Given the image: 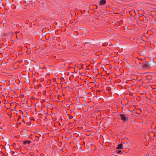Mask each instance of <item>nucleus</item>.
I'll use <instances>...</instances> for the list:
<instances>
[{
    "label": "nucleus",
    "mask_w": 156,
    "mask_h": 156,
    "mask_svg": "<svg viewBox=\"0 0 156 156\" xmlns=\"http://www.w3.org/2000/svg\"><path fill=\"white\" fill-rule=\"evenodd\" d=\"M143 68L149 69L152 67L150 63L147 62H144L143 63Z\"/></svg>",
    "instance_id": "obj_1"
},
{
    "label": "nucleus",
    "mask_w": 156,
    "mask_h": 156,
    "mask_svg": "<svg viewBox=\"0 0 156 156\" xmlns=\"http://www.w3.org/2000/svg\"><path fill=\"white\" fill-rule=\"evenodd\" d=\"M120 119L124 122H126L128 120V118L125 116L123 114H120L119 115Z\"/></svg>",
    "instance_id": "obj_2"
},
{
    "label": "nucleus",
    "mask_w": 156,
    "mask_h": 156,
    "mask_svg": "<svg viewBox=\"0 0 156 156\" xmlns=\"http://www.w3.org/2000/svg\"><path fill=\"white\" fill-rule=\"evenodd\" d=\"M106 3V1H100L99 4L100 5H104Z\"/></svg>",
    "instance_id": "obj_3"
},
{
    "label": "nucleus",
    "mask_w": 156,
    "mask_h": 156,
    "mask_svg": "<svg viewBox=\"0 0 156 156\" xmlns=\"http://www.w3.org/2000/svg\"><path fill=\"white\" fill-rule=\"evenodd\" d=\"M122 148V144H119L118 147L116 148L117 149H121Z\"/></svg>",
    "instance_id": "obj_4"
},
{
    "label": "nucleus",
    "mask_w": 156,
    "mask_h": 156,
    "mask_svg": "<svg viewBox=\"0 0 156 156\" xmlns=\"http://www.w3.org/2000/svg\"><path fill=\"white\" fill-rule=\"evenodd\" d=\"M136 64L139 66L138 67L140 69H143V67H142V66H141L140 67H139V66L140 65V64H141V63H140V62H136Z\"/></svg>",
    "instance_id": "obj_5"
},
{
    "label": "nucleus",
    "mask_w": 156,
    "mask_h": 156,
    "mask_svg": "<svg viewBox=\"0 0 156 156\" xmlns=\"http://www.w3.org/2000/svg\"><path fill=\"white\" fill-rule=\"evenodd\" d=\"M30 143H31V142L30 141L26 140V141H23V144H30Z\"/></svg>",
    "instance_id": "obj_6"
},
{
    "label": "nucleus",
    "mask_w": 156,
    "mask_h": 156,
    "mask_svg": "<svg viewBox=\"0 0 156 156\" xmlns=\"http://www.w3.org/2000/svg\"><path fill=\"white\" fill-rule=\"evenodd\" d=\"M116 151L118 154H120L121 153L122 151L121 150H117Z\"/></svg>",
    "instance_id": "obj_7"
},
{
    "label": "nucleus",
    "mask_w": 156,
    "mask_h": 156,
    "mask_svg": "<svg viewBox=\"0 0 156 156\" xmlns=\"http://www.w3.org/2000/svg\"><path fill=\"white\" fill-rule=\"evenodd\" d=\"M30 1H27V4H28L29 3H30Z\"/></svg>",
    "instance_id": "obj_8"
},
{
    "label": "nucleus",
    "mask_w": 156,
    "mask_h": 156,
    "mask_svg": "<svg viewBox=\"0 0 156 156\" xmlns=\"http://www.w3.org/2000/svg\"><path fill=\"white\" fill-rule=\"evenodd\" d=\"M24 2H25V3L26 2V1H24Z\"/></svg>",
    "instance_id": "obj_9"
},
{
    "label": "nucleus",
    "mask_w": 156,
    "mask_h": 156,
    "mask_svg": "<svg viewBox=\"0 0 156 156\" xmlns=\"http://www.w3.org/2000/svg\"><path fill=\"white\" fill-rule=\"evenodd\" d=\"M0 4H2V3H1V2L0 3Z\"/></svg>",
    "instance_id": "obj_10"
},
{
    "label": "nucleus",
    "mask_w": 156,
    "mask_h": 156,
    "mask_svg": "<svg viewBox=\"0 0 156 156\" xmlns=\"http://www.w3.org/2000/svg\"><path fill=\"white\" fill-rule=\"evenodd\" d=\"M41 3L42 1L41 0Z\"/></svg>",
    "instance_id": "obj_11"
}]
</instances>
